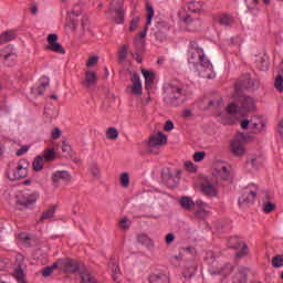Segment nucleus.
I'll use <instances>...</instances> for the list:
<instances>
[{
  "mask_svg": "<svg viewBox=\"0 0 283 283\" xmlns=\"http://www.w3.org/2000/svg\"><path fill=\"white\" fill-rule=\"evenodd\" d=\"M130 83V93L135 96L143 95V81H140V76L138 75V73L132 74Z\"/></svg>",
  "mask_w": 283,
  "mask_h": 283,
  "instance_id": "6ab92c4d",
  "label": "nucleus"
},
{
  "mask_svg": "<svg viewBox=\"0 0 283 283\" xmlns=\"http://www.w3.org/2000/svg\"><path fill=\"white\" fill-rule=\"evenodd\" d=\"M138 242H140V244H147V242H149V238L145 234H139L137 237Z\"/></svg>",
  "mask_w": 283,
  "mask_h": 283,
  "instance_id": "e2e57ef3",
  "label": "nucleus"
},
{
  "mask_svg": "<svg viewBox=\"0 0 283 283\" xmlns=\"http://www.w3.org/2000/svg\"><path fill=\"white\" fill-rule=\"evenodd\" d=\"M56 41H59V36L56 34H49V45L46 46V50H50L51 52H56L57 54H65V49H63V45H61V43Z\"/></svg>",
  "mask_w": 283,
  "mask_h": 283,
  "instance_id": "f3484780",
  "label": "nucleus"
},
{
  "mask_svg": "<svg viewBox=\"0 0 283 283\" xmlns=\"http://www.w3.org/2000/svg\"><path fill=\"white\" fill-rule=\"evenodd\" d=\"M272 266L274 269H280V266H283V256L282 255H276L272 259Z\"/></svg>",
  "mask_w": 283,
  "mask_h": 283,
  "instance_id": "09e8293b",
  "label": "nucleus"
},
{
  "mask_svg": "<svg viewBox=\"0 0 283 283\" xmlns=\"http://www.w3.org/2000/svg\"><path fill=\"white\" fill-rule=\"evenodd\" d=\"M115 23H125V11L123 10V1L116 0L112 2L109 10Z\"/></svg>",
  "mask_w": 283,
  "mask_h": 283,
  "instance_id": "9b49d317",
  "label": "nucleus"
},
{
  "mask_svg": "<svg viewBox=\"0 0 283 283\" xmlns=\"http://www.w3.org/2000/svg\"><path fill=\"white\" fill-rule=\"evenodd\" d=\"M165 132H171L174 129V122L167 120L165 126H164Z\"/></svg>",
  "mask_w": 283,
  "mask_h": 283,
  "instance_id": "69168bd1",
  "label": "nucleus"
},
{
  "mask_svg": "<svg viewBox=\"0 0 283 283\" xmlns=\"http://www.w3.org/2000/svg\"><path fill=\"white\" fill-rule=\"evenodd\" d=\"M51 136L53 140H56L57 138H61V129L60 128H54L51 133Z\"/></svg>",
  "mask_w": 283,
  "mask_h": 283,
  "instance_id": "bf43d9fd",
  "label": "nucleus"
},
{
  "mask_svg": "<svg viewBox=\"0 0 283 283\" xmlns=\"http://www.w3.org/2000/svg\"><path fill=\"white\" fill-rule=\"evenodd\" d=\"M164 99L168 105H180L178 99L182 96V88L175 84H167L164 87Z\"/></svg>",
  "mask_w": 283,
  "mask_h": 283,
  "instance_id": "39448f33",
  "label": "nucleus"
},
{
  "mask_svg": "<svg viewBox=\"0 0 283 283\" xmlns=\"http://www.w3.org/2000/svg\"><path fill=\"white\" fill-rule=\"evenodd\" d=\"M149 283H169V275L165 273H156L149 276Z\"/></svg>",
  "mask_w": 283,
  "mask_h": 283,
  "instance_id": "473e14b6",
  "label": "nucleus"
},
{
  "mask_svg": "<svg viewBox=\"0 0 283 283\" xmlns=\"http://www.w3.org/2000/svg\"><path fill=\"white\" fill-rule=\"evenodd\" d=\"M119 227H120V229L127 230V229H129V227H132V221H129V219H127V218H123L119 221Z\"/></svg>",
  "mask_w": 283,
  "mask_h": 283,
  "instance_id": "864d4df0",
  "label": "nucleus"
},
{
  "mask_svg": "<svg viewBox=\"0 0 283 283\" xmlns=\"http://www.w3.org/2000/svg\"><path fill=\"white\" fill-rule=\"evenodd\" d=\"M161 178L167 186L177 187L178 182H180V170L174 171L169 168H165L161 171Z\"/></svg>",
  "mask_w": 283,
  "mask_h": 283,
  "instance_id": "9d476101",
  "label": "nucleus"
},
{
  "mask_svg": "<svg viewBox=\"0 0 283 283\" xmlns=\"http://www.w3.org/2000/svg\"><path fill=\"white\" fill-rule=\"evenodd\" d=\"M57 266L60 271H64L65 273H76L78 271V263L72 259L57 260Z\"/></svg>",
  "mask_w": 283,
  "mask_h": 283,
  "instance_id": "2eb2a0df",
  "label": "nucleus"
},
{
  "mask_svg": "<svg viewBox=\"0 0 283 283\" xmlns=\"http://www.w3.org/2000/svg\"><path fill=\"white\" fill-rule=\"evenodd\" d=\"M118 129L116 127H109L106 130V138L108 140H118Z\"/></svg>",
  "mask_w": 283,
  "mask_h": 283,
  "instance_id": "4c0bfd02",
  "label": "nucleus"
},
{
  "mask_svg": "<svg viewBox=\"0 0 283 283\" xmlns=\"http://www.w3.org/2000/svg\"><path fill=\"white\" fill-rule=\"evenodd\" d=\"M145 43V40H142L139 35H136L134 39V44L137 48H143V44Z\"/></svg>",
  "mask_w": 283,
  "mask_h": 283,
  "instance_id": "680f3d73",
  "label": "nucleus"
},
{
  "mask_svg": "<svg viewBox=\"0 0 283 283\" xmlns=\"http://www.w3.org/2000/svg\"><path fill=\"white\" fill-rule=\"evenodd\" d=\"M230 151L233 156L241 157L247 154V136L242 133H238L230 143Z\"/></svg>",
  "mask_w": 283,
  "mask_h": 283,
  "instance_id": "423d86ee",
  "label": "nucleus"
},
{
  "mask_svg": "<svg viewBox=\"0 0 283 283\" xmlns=\"http://www.w3.org/2000/svg\"><path fill=\"white\" fill-rule=\"evenodd\" d=\"M179 205L181 209H185V211H191L193 207H196V202H193V199L190 197H181L179 199Z\"/></svg>",
  "mask_w": 283,
  "mask_h": 283,
  "instance_id": "7c9ffc66",
  "label": "nucleus"
},
{
  "mask_svg": "<svg viewBox=\"0 0 283 283\" xmlns=\"http://www.w3.org/2000/svg\"><path fill=\"white\" fill-rule=\"evenodd\" d=\"M258 193H260V187L255 184H250L243 188L242 195L239 198V205H252L255 202V198H258Z\"/></svg>",
  "mask_w": 283,
  "mask_h": 283,
  "instance_id": "6e6552de",
  "label": "nucleus"
},
{
  "mask_svg": "<svg viewBox=\"0 0 283 283\" xmlns=\"http://www.w3.org/2000/svg\"><path fill=\"white\" fill-rule=\"evenodd\" d=\"M40 156L43 158L44 163H54V160H56V151L54 148L44 149Z\"/></svg>",
  "mask_w": 283,
  "mask_h": 283,
  "instance_id": "2f4dec72",
  "label": "nucleus"
},
{
  "mask_svg": "<svg viewBox=\"0 0 283 283\" xmlns=\"http://www.w3.org/2000/svg\"><path fill=\"white\" fill-rule=\"evenodd\" d=\"M277 132H279L280 136H282V138H283V119H281L279 122Z\"/></svg>",
  "mask_w": 283,
  "mask_h": 283,
  "instance_id": "338daca9",
  "label": "nucleus"
},
{
  "mask_svg": "<svg viewBox=\"0 0 283 283\" xmlns=\"http://www.w3.org/2000/svg\"><path fill=\"white\" fill-rule=\"evenodd\" d=\"M260 167H262V157L260 156L250 157L244 164V169L248 174H255Z\"/></svg>",
  "mask_w": 283,
  "mask_h": 283,
  "instance_id": "a211bd4d",
  "label": "nucleus"
},
{
  "mask_svg": "<svg viewBox=\"0 0 283 283\" xmlns=\"http://www.w3.org/2000/svg\"><path fill=\"white\" fill-rule=\"evenodd\" d=\"M163 145H167V135L160 132L151 135L147 142L149 151H154L156 147H163Z\"/></svg>",
  "mask_w": 283,
  "mask_h": 283,
  "instance_id": "ddd939ff",
  "label": "nucleus"
},
{
  "mask_svg": "<svg viewBox=\"0 0 283 283\" xmlns=\"http://www.w3.org/2000/svg\"><path fill=\"white\" fill-rule=\"evenodd\" d=\"M97 78L98 76L96 75V72H86L85 80L83 82L84 87H94V85H96Z\"/></svg>",
  "mask_w": 283,
  "mask_h": 283,
  "instance_id": "c85d7f7f",
  "label": "nucleus"
},
{
  "mask_svg": "<svg viewBox=\"0 0 283 283\" xmlns=\"http://www.w3.org/2000/svg\"><path fill=\"white\" fill-rule=\"evenodd\" d=\"M179 19L188 24V30L191 32L200 30V25H202V22L199 19L192 20L189 15H185V11L179 12Z\"/></svg>",
  "mask_w": 283,
  "mask_h": 283,
  "instance_id": "412c9836",
  "label": "nucleus"
},
{
  "mask_svg": "<svg viewBox=\"0 0 283 283\" xmlns=\"http://www.w3.org/2000/svg\"><path fill=\"white\" fill-rule=\"evenodd\" d=\"M0 56L3 60L4 64L9 66L14 65V62L17 61V53L14 52V46L12 45L4 46L0 51Z\"/></svg>",
  "mask_w": 283,
  "mask_h": 283,
  "instance_id": "dca6fc26",
  "label": "nucleus"
},
{
  "mask_svg": "<svg viewBox=\"0 0 283 283\" xmlns=\"http://www.w3.org/2000/svg\"><path fill=\"white\" fill-rule=\"evenodd\" d=\"M258 3H260V0H252L250 3H248L249 12H253L254 10H258Z\"/></svg>",
  "mask_w": 283,
  "mask_h": 283,
  "instance_id": "5fc2aeb1",
  "label": "nucleus"
},
{
  "mask_svg": "<svg viewBox=\"0 0 283 283\" xmlns=\"http://www.w3.org/2000/svg\"><path fill=\"white\" fill-rule=\"evenodd\" d=\"M220 105H222V99L219 97L217 99H212L209 101V105L207 107V109H218V107H220Z\"/></svg>",
  "mask_w": 283,
  "mask_h": 283,
  "instance_id": "49530a36",
  "label": "nucleus"
},
{
  "mask_svg": "<svg viewBox=\"0 0 283 283\" xmlns=\"http://www.w3.org/2000/svg\"><path fill=\"white\" fill-rule=\"evenodd\" d=\"M54 213H56V208L51 207L41 214L40 220L42 222L45 220H52L54 218Z\"/></svg>",
  "mask_w": 283,
  "mask_h": 283,
  "instance_id": "c9c22d12",
  "label": "nucleus"
},
{
  "mask_svg": "<svg viewBox=\"0 0 283 283\" xmlns=\"http://www.w3.org/2000/svg\"><path fill=\"white\" fill-rule=\"evenodd\" d=\"M127 59V45H123L119 50V60L125 61Z\"/></svg>",
  "mask_w": 283,
  "mask_h": 283,
  "instance_id": "6e6d98bb",
  "label": "nucleus"
},
{
  "mask_svg": "<svg viewBox=\"0 0 283 283\" xmlns=\"http://www.w3.org/2000/svg\"><path fill=\"white\" fill-rule=\"evenodd\" d=\"M174 240H176V235H174V233H168L165 238L166 244H171V242H174Z\"/></svg>",
  "mask_w": 283,
  "mask_h": 283,
  "instance_id": "0e129e2a",
  "label": "nucleus"
},
{
  "mask_svg": "<svg viewBox=\"0 0 283 283\" xmlns=\"http://www.w3.org/2000/svg\"><path fill=\"white\" fill-rule=\"evenodd\" d=\"M213 176L217 180H229L231 170L224 164H218L214 168Z\"/></svg>",
  "mask_w": 283,
  "mask_h": 283,
  "instance_id": "aec40b11",
  "label": "nucleus"
},
{
  "mask_svg": "<svg viewBox=\"0 0 283 283\" xmlns=\"http://www.w3.org/2000/svg\"><path fill=\"white\" fill-rule=\"evenodd\" d=\"M53 187H60L62 182H72V175L66 170L54 171L51 176Z\"/></svg>",
  "mask_w": 283,
  "mask_h": 283,
  "instance_id": "4468645a",
  "label": "nucleus"
},
{
  "mask_svg": "<svg viewBox=\"0 0 283 283\" xmlns=\"http://www.w3.org/2000/svg\"><path fill=\"white\" fill-rule=\"evenodd\" d=\"M50 85V78L48 76H42L40 78V86L35 90H33V94L36 96H43V93L45 92V87Z\"/></svg>",
  "mask_w": 283,
  "mask_h": 283,
  "instance_id": "c756f323",
  "label": "nucleus"
},
{
  "mask_svg": "<svg viewBox=\"0 0 283 283\" xmlns=\"http://www.w3.org/2000/svg\"><path fill=\"white\" fill-rule=\"evenodd\" d=\"M146 28L139 34H137V36H139L142 40H145V36H147V30L149 25H151V19H154V7H151L149 3L146 4Z\"/></svg>",
  "mask_w": 283,
  "mask_h": 283,
  "instance_id": "5701e85b",
  "label": "nucleus"
},
{
  "mask_svg": "<svg viewBox=\"0 0 283 283\" xmlns=\"http://www.w3.org/2000/svg\"><path fill=\"white\" fill-rule=\"evenodd\" d=\"M262 210L264 213H272V211H275V203L271 201L263 202Z\"/></svg>",
  "mask_w": 283,
  "mask_h": 283,
  "instance_id": "37998d69",
  "label": "nucleus"
},
{
  "mask_svg": "<svg viewBox=\"0 0 283 283\" xmlns=\"http://www.w3.org/2000/svg\"><path fill=\"white\" fill-rule=\"evenodd\" d=\"M188 10L189 12H195V13L200 12L202 10V3L198 1L189 2Z\"/></svg>",
  "mask_w": 283,
  "mask_h": 283,
  "instance_id": "ea45409f",
  "label": "nucleus"
},
{
  "mask_svg": "<svg viewBox=\"0 0 283 283\" xmlns=\"http://www.w3.org/2000/svg\"><path fill=\"white\" fill-rule=\"evenodd\" d=\"M119 184L124 189H127L129 187V174L128 172H122L119 175Z\"/></svg>",
  "mask_w": 283,
  "mask_h": 283,
  "instance_id": "a19ab883",
  "label": "nucleus"
},
{
  "mask_svg": "<svg viewBox=\"0 0 283 283\" xmlns=\"http://www.w3.org/2000/svg\"><path fill=\"white\" fill-rule=\"evenodd\" d=\"M239 103L241 107H238V112H253L255 109V101L251 97L241 96Z\"/></svg>",
  "mask_w": 283,
  "mask_h": 283,
  "instance_id": "4be33fe9",
  "label": "nucleus"
},
{
  "mask_svg": "<svg viewBox=\"0 0 283 283\" xmlns=\"http://www.w3.org/2000/svg\"><path fill=\"white\" fill-rule=\"evenodd\" d=\"M18 242L23 247H30V234L25 232L18 234Z\"/></svg>",
  "mask_w": 283,
  "mask_h": 283,
  "instance_id": "58836bf2",
  "label": "nucleus"
},
{
  "mask_svg": "<svg viewBox=\"0 0 283 283\" xmlns=\"http://www.w3.org/2000/svg\"><path fill=\"white\" fill-rule=\"evenodd\" d=\"M206 262H208L209 268L208 271L210 275H229L233 268L229 264L222 265L218 260H216V253L213 251H208L205 258Z\"/></svg>",
  "mask_w": 283,
  "mask_h": 283,
  "instance_id": "7ed1b4c3",
  "label": "nucleus"
},
{
  "mask_svg": "<svg viewBox=\"0 0 283 283\" xmlns=\"http://www.w3.org/2000/svg\"><path fill=\"white\" fill-rule=\"evenodd\" d=\"M196 271H198V263H196V261H186L182 271L184 277H193Z\"/></svg>",
  "mask_w": 283,
  "mask_h": 283,
  "instance_id": "b1692460",
  "label": "nucleus"
},
{
  "mask_svg": "<svg viewBox=\"0 0 283 283\" xmlns=\"http://www.w3.org/2000/svg\"><path fill=\"white\" fill-rule=\"evenodd\" d=\"M142 74L145 78V90L149 92V90H151V85H154L156 75L154 74V72H149L145 69H142Z\"/></svg>",
  "mask_w": 283,
  "mask_h": 283,
  "instance_id": "bb28decb",
  "label": "nucleus"
},
{
  "mask_svg": "<svg viewBox=\"0 0 283 283\" xmlns=\"http://www.w3.org/2000/svg\"><path fill=\"white\" fill-rule=\"evenodd\" d=\"M201 190L205 196H210L211 198H216V196H218V187H216L211 181H205L201 186Z\"/></svg>",
  "mask_w": 283,
  "mask_h": 283,
  "instance_id": "393cba45",
  "label": "nucleus"
},
{
  "mask_svg": "<svg viewBox=\"0 0 283 283\" xmlns=\"http://www.w3.org/2000/svg\"><path fill=\"white\" fill-rule=\"evenodd\" d=\"M188 63L193 65L202 78H213V64L205 55V50L198 45H191L188 51Z\"/></svg>",
  "mask_w": 283,
  "mask_h": 283,
  "instance_id": "f257e3e1",
  "label": "nucleus"
},
{
  "mask_svg": "<svg viewBox=\"0 0 283 283\" xmlns=\"http://www.w3.org/2000/svg\"><path fill=\"white\" fill-rule=\"evenodd\" d=\"M233 283H247V274L239 272L233 277Z\"/></svg>",
  "mask_w": 283,
  "mask_h": 283,
  "instance_id": "de8ad7c7",
  "label": "nucleus"
},
{
  "mask_svg": "<svg viewBox=\"0 0 283 283\" xmlns=\"http://www.w3.org/2000/svg\"><path fill=\"white\" fill-rule=\"evenodd\" d=\"M19 263L18 266L19 269L14 270L13 276L15 277L18 283H25V274H23V270L21 269V263L23 262V255L22 254H18L15 258Z\"/></svg>",
  "mask_w": 283,
  "mask_h": 283,
  "instance_id": "a878e982",
  "label": "nucleus"
},
{
  "mask_svg": "<svg viewBox=\"0 0 283 283\" xmlns=\"http://www.w3.org/2000/svg\"><path fill=\"white\" fill-rule=\"evenodd\" d=\"M15 198V206L20 210L28 209V207L36 205V200H39V192H18Z\"/></svg>",
  "mask_w": 283,
  "mask_h": 283,
  "instance_id": "0eeeda50",
  "label": "nucleus"
},
{
  "mask_svg": "<svg viewBox=\"0 0 283 283\" xmlns=\"http://www.w3.org/2000/svg\"><path fill=\"white\" fill-rule=\"evenodd\" d=\"M197 207H199L200 211H203V213H209V205L201 199H198L196 201Z\"/></svg>",
  "mask_w": 283,
  "mask_h": 283,
  "instance_id": "a18cd8bd",
  "label": "nucleus"
},
{
  "mask_svg": "<svg viewBox=\"0 0 283 283\" xmlns=\"http://www.w3.org/2000/svg\"><path fill=\"white\" fill-rule=\"evenodd\" d=\"M96 63H98V57L92 56L88 59L86 65H87V67H93V65H96Z\"/></svg>",
  "mask_w": 283,
  "mask_h": 283,
  "instance_id": "052dcab7",
  "label": "nucleus"
},
{
  "mask_svg": "<svg viewBox=\"0 0 283 283\" xmlns=\"http://www.w3.org/2000/svg\"><path fill=\"white\" fill-rule=\"evenodd\" d=\"M55 269H59V261L53 263L51 266H46L43 269L42 271L43 277H50V275L54 273Z\"/></svg>",
  "mask_w": 283,
  "mask_h": 283,
  "instance_id": "e433bc0d",
  "label": "nucleus"
},
{
  "mask_svg": "<svg viewBox=\"0 0 283 283\" xmlns=\"http://www.w3.org/2000/svg\"><path fill=\"white\" fill-rule=\"evenodd\" d=\"M17 33L14 31H6L0 35V43H8V41H14Z\"/></svg>",
  "mask_w": 283,
  "mask_h": 283,
  "instance_id": "f704fd0d",
  "label": "nucleus"
},
{
  "mask_svg": "<svg viewBox=\"0 0 283 283\" xmlns=\"http://www.w3.org/2000/svg\"><path fill=\"white\" fill-rule=\"evenodd\" d=\"M205 156H207V154L205 151H197L193 154V160L195 163H202V160H205Z\"/></svg>",
  "mask_w": 283,
  "mask_h": 283,
  "instance_id": "603ef678",
  "label": "nucleus"
},
{
  "mask_svg": "<svg viewBox=\"0 0 283 283\" xmlns=\"http://www.w3.org/2000/svg\"><path fill=\"white\" fill-rule=\"evenodd\" d=\"M214 23H218L219 25H223L224 28H229L233 23V17L224 13L219 14L214 18Z\"/></svg>",
  "mask_w": 283,
  "mask_h": 283,
  "instance_id": "cd10ccee",
  "label": "nucleus"
},
{
  "mask_svg": "<svg viewBox=\"0 0 283 283\" xmlns=\"http://www.w3.org/2000/svg\"><path fill=\"white\" fill-rule=\"evenodd\" d=\"M45 166V161L41 155L36 156L32 163V167L34 171H43V167Z\"/></svg>",
  "mask_w": 283,
  "mask_h": 283,
  "instance_id": "72a5a7b5",
  "label": "nucleus"
},
{
  "mask_svg": "<svg viewBox=\"0 0 283 283\" xmlns=\"http://www.w3.org/2000/svg\"><path fill=\"white\" fill-rule=\"evenodd\" d=\"M72 13L75 14V17H78V14H81V6L76 4Z\"/></svg>",
  "mask_w": 283,
  "mask_h": 283,
  "instance_id": "774afa93",
  "label": "nucleus"
},
{
  "mask_svg": "<svg viewBox=\"0 0 283 283\" xmlns=\"http://www.w3.org/2000/svg\"><path fill=\"white\" fill-rule=\"evenodd\" d=\"M185 169L186 171H190V174H196V171H198V167L191 161L185 163Z\"/></svg>",
  "mask_w": 283,
  "mask_h": 283,
  "instance_id": "3c124183",
  "label": "nucleus"
},
{
  "mask_svg": "<svg viewBox=\"0 0 283 283\" xmlns=\"http://www.w3.org/2000/svg\"><path fill=\"white\" fill-rule=\"evenodd\" d=\"M90 171L94 178H99L101 177V169L98 168V164L93 163L90 166Z\"/></svg>",
  "mask_w": 283,
  "mask_h": 283,
  "instance_id": "c03bdc74",
  "label": "nucleus"
},
{
  "mask_svg": "<svg viewBox=\"0 0 283 283\" xmlns=\"http://www.w3.org/2000/svg\"><path fill=\"white\" fill-rule=\"evenodd\" d=\"M138 23H140V18L139 17H134L130 21L129 31L134 32V30H137L138 29Z\"/></svg>",
  "mask_w": 283,
  "mask_h": 283,
  "instance_id": "8fccbe9b",
  "label": "nucleus"
},
{
  "mask_svg": "<svg viewBox=\"0 0 283 283\" xmlns=\"http://www.w3.org/2000/svg\"><path fill=\"white\" fill-rule=\"evenodd\" d=\"M241 129H251L253 134H261V132H264L266 129V119L264 117L254 115L251 117V119H242L240 122Z\"/></svg>",
  "mask_w": 283,
  "mask_h": 283,
  "instance_id": "20e7f679",
  "label": "nucleus"
},
{
  "mask_svg": "<svg viewBox=\"0 0 283 283\" xmlns=\"http://www.w3.org/2000/svg\"><path fill=\"white\" fill-rule=\"evenodd\" d=\"M235 114H238V104L233 102L227 106L224 113L219 115V123H222V125H233L235 123Z\"/></svg>",
  "mask_w": 283,
  "mask_h": 283,
  "instance_id": "1a4fd4ad",
  "label": "nucleus"
},
{
  "mask_svg": "<svg viewBox=\"0 0 283 283\" xmlns=\"http://www.w3.org/2000/svg\"><path fill=\"white\" fill-rule=\"evenodd\" d=\"M30 151V146H22L18 151L15 153V156H23L24 154H28Z\"/></svg>",
  "mask_w": 283,
  "mask_h": 283,
  "instance_id": "4d7b16f0",
  "label": "nucleus"
},
{
  "mask_svg": "<svg viewBox=\"0 0 283 283\" xmlns=\"http://www.w3.org/2000/svg\"><path fill=\"white\" fill-rule=\"evenodd\" d=\"M182 118H191L193 116V112L189 108H186L181 112Z\"/></svg>",
  "mask_w": 283,
  "mask_h": 283,
  "instance_id": "13d9d810",
  "label": "nucleus"
},
{
  "mask_svg": "<svg viewBox=\"0 0 283 283\" xmlns=\"http://www.w3.org/2000/svg\"><path fill=\"white\" fill-rule=\"evenodd\" d=\"M28 167L30 164L25 159H21L19 163L10 161L7 166V178L12 181L27 178Z\"/></svg>",
  "mask_w": 283,
  "mask_h": 283,
  "instance_id": "f03ea898",
  "label": "nucleus"
},
{
  "mask_svg": "<svg viewBox=\"0 0 283 283\" xmlns=\"http://www.w3.org/2000/svg\"><path fill=\"white\" fill-rule=\"evenodd\" d=\"M274 87L277 92H280V94H282V92H283V76L282 75H277L275 77Z\"/></svg>",
  "mask_w": 283,
  "mask_h": 283,
  "instance_id": "79ce46f5",
  "label": "nucleus"
},
{
  "mask_svg": "<svg viewBox=\"0 0 283 283\" xmlns=\"http://www.w3.org/2000/svg\"><path fill=\"white\" fill-rule=\"evenodd\" d=\"M228 247L230 249H241V251L237 252V258H244V255H249V245L238 237L230 238Z\"/></svg>",
  "mask_w": 283,
  "mask_h": 283,
  "instance_id": "f8f14e48",
  "label": "nucleus"
}]
</instances>
